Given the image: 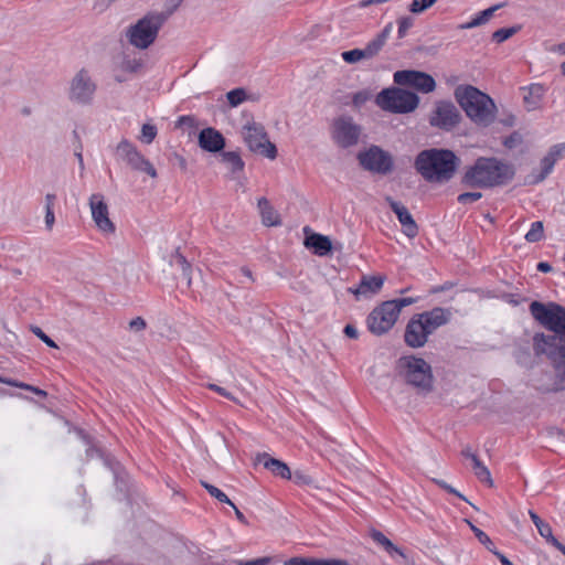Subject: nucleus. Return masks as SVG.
I'll return each mask as SVG.
<instances>
[{
	"instance_id": "f257e3e1",
	"label": "nucleus",
	"mask_w": 565,
	"mask_h": 565,
	"mask_svg": "<svg viewBox=\"0 0 565 565\" xmlns=\"http://www.w3.org/2000/svg\"><path fill=\"white\" fill-rule=\"evenodd\" d=\"M512 164L494 157H480L469 167L462 182L469 186L494 188L509 183L514 177Z\"/></svg>"
},
{
	"instance_id": "f03ea898",
	"label": "nucleus",
	"mask_w": 565,
	"mask_h": 565,
	"mask_svg": "<svg viewBox=\"0 0 565 565\" xmlns=\"http://www.w3.org/2000/svg\"><path fill=\"white\" fill-rule=\"evenodd\" d=\"M414 166L426 181L445 183L454 177L458 158L451 150L433 148L420 151Z\"/></svg>"
},
{
	"instance_id": "7ed1b4c3",
	"label": "nucleus",
	"mask_w": 565,
	"mask_h": 565,
	"mask_svg": "<svg viewBox=\"0 0 565 565\" xmlns=\"http://www.w3.org/2000/svg\"><path fill=\"white\" fill-rule=\"evenodd\" d=\"M455 97L466 115L477 125L489 126L495 117V105L484 93L471 85H460Z\"/></svg>"
},
{
	"instance_id": "20e7f679",
	"label": "nucleus",
	"mask_w": 565,
	"mask_h": 565,
	"mask_svg": "<svg viewBox=\"0 0 565 565\" xmlns=\"http://www.w3.org/2000/svg\"><path fill=\"white\" fill-rule=\"evenodd\" d=\"M533 350L536 355H545L550 360L555 373V384L559 390H565V338L555 332L535 334Z\"/></svg>"
},
{
	"instance_id": "39448f33",
	"label": "nucleus",
	"mask_w": 565,
	"mask_h": 565,
	"mask_svg": "<svg viewBox=\"0 0 565 565\" xmlns=\"http://www.w3.org/2000/svg\"><path fill=\"white\" fill-rule=\"evenodd\" d=\"M179 2L161 12H150L130 25L127 31L129 43L137 49H148L157 39L159 30L174 12Z\"/></svg>"
},
{
	"instance_id": "423d86ee",
	"label": "nucleus",
	"mask_w": 565,
	"mask_h": 565,
	"mask_svg": "<svg viewBox=\"0 0 565 565\" xmlns=\"http://www.w3.org/2000/svg\"><path fill=\"white\" fill-rule=\"evenodd\" d=\"M417 298L405 297L386 300L375 307L367 316L366 323L371 333L383 335L396 323L404 307L417 302Z\"/></svg>"
},
{
	"instance_id": "0eeeda50",
	"label": "nucleus",
	"mask_w": 565,
	"mask_h": 565,
	"mask_svg": "<svg viewBox=\"0 0 565 565\" xmlns=\"http://www.w3.org/2000/svg\"><path fill=\"white\" fill-rule=\"evenodd\" d=\"M397 370L407 384L424 392L431 391V366L424 359L414 355L402 356L397 361Z\"/></svg>"
},
{
	"instance_id": "6e6552de",
	"label": "nucleus",
	"mask_w": 565,
	"mask_h": 565,
	"mask_svg": "<svg viewBox=\"0 0 565 565\" xmlns=\"http://www.w3.org/2000/svg\"><path fill=\"white\" fill-rule=\"evenodd\" d=\"M375 103L385 111L407 114L417 108L419 97L415 93L397 87H390L382 89L377 94Z\"/></svg>"
},
{
	"instance_id": "1a4fd4ad",
	"label": "nucleus",
	"mask_w": 565,
	"mask_h": 565,
	"mask_svg": "<svg viewBox=\"0 0 565 565\" xmlns=\"http://www.w3.org/2000/svg\"><path fill=\"white\" fill-rule=\"evenodd\" d=\"M532 317L543 327L565 338V308L555 303L532 301L530 305Z\"/></svg>"
},
{
	"instance_id": "9d476101",
	"label": "nucleus",
	"mask_w": 565,
	"mask_h": 565,
	"mask_svg": "<svg viewBox=\"0 0 565 565\" xmlns=\"http://www.w3.org/2000/svg\"><path fill=\"white\" fill-rule=\"evenodd\" d=\"M242 136L250 151L269 159L277 157L276 146L268 140L267 132L262 124L254 120L247 122L242 128Z\"/></svg>"
},
{
	"instance_id": "9b49d317",
	"label": "nucleus",
	"mask_w": 565,
	"mask_h": 565,
	"mask_svg": "<svg viewBox=\"0 0 565 565\" xmlns=\"http://www.w3.org/2000/svg\"><path fill=\"white\" fill-rule=\"evenodd\" d=\"M362 127L351 116L337 117L331 126V139L342 149L354 147L359 143Z\"/></svg>"
},
{
	"instance_id": "f8f14e48",
	"label": "nucleus",
	"mask_w": 565,
	"mask_h": 565,
	"mask_svg": "<svg viewBox=\"0 0 565 565\" xmlns=\"http://www.w3.org/2000/svg\"><path fill=\"white\" fill-rule=\"evenodd\" d=\"M358 160L364 170L381 175L391 173L394 168V160L391 153L379 146H371L366 150L359 152Z\"/></svg>"
},
{
	"instance_id": "ddd939ff",
	"label": "nucleus",
	"mask_w": 565,
	"mask_h": 565,
	"mask_svg": "<svg viewBox=\"0 0 565 565\" xmlns=\"http://www.w3.org/2000/svg\"><path fill=\"white\" fill-rule=\"evenodd\" d=\"M96 90V84L92 79L88 71H78L70 83L68 98L78 105H88L92 103Z\"/></svg>"
},
{
	"instance_id": "4468645a",
	"label": "nucleus",
	"mask_w": 565,
	"mask_h": 565,
	"mask_svg": "<svg viewBox=\"0 0 565 565\" xmlns=\"http://www.w3.org/2000/svg\"><path fill=\"white\" fill-rule=\"evenodd\" d=\"M394 83L399 86H409L422 93H431L436 88L434 77L425 72L414 70L396 71L393 75Z\"/></svg>"
},
{
	"instance_id": "2eb2a0df",
	"label": "nucleus",
	"mask_w": 565,
	"mask_h": 565,
	"mask_svg": "<svg viewBox=\"0 0 565 565\" xmlns=\"http://www.w3.org/2000/svg\"><path fill=\"white\" fill-rule=\"evenodd\" d=\"M117 154L125 160L131 169L145 172L151 178H157V170L152 163L146 159L137 148L128 140H121L117 146Z\"/></svg>"
},
{
	"instance_id": "dca6fc26",
	"label": "nucleus",
	"mask_w": 565,
	"mask_h": 565,
	"mask_svg": "<svg viewBox=\"0 0 565 565\" xmlns=\"http://www.w3.org/2000/svg\"><path fill=\"white\" fill-rule=\"evenodd\" d=\"M460 113L450 102H438L429 122L431 126L449 131L460 121Z\"/></svg>"
},
{
	"instance_id": "f3484780",
	"label": "nucleus",
	"mask_w": 565,
	"mask_h": 565,
	"mask_svg": "<svg viewBox=\"0 0 565 565\" xmlns=\"http://www.w3.org/2000/svg\"><path fill=\"white\" fill-rule=\"evenodd\" d=\"M92 217L96 226L104 233H114L115 225L108 216V206L100 193H94L89 198Z\"/></svg>"
},
{
	"instance_id": "a211bd4d",
	"label": "nucleus",
	"mask_w": 565,
	"mask_h": 565,
	"mask_svg": "<svg viewBox=\"0 0 565 565\" xmlns=\"http://www.w3.org/2000/svg\"><path fill=\"white\" fill-rule=\"evenodd\" d=\"M565 150V143L554 145L546 156L541 160V170L539 173L533 172L527 182L531 184H536L546 179V177L553 171L555 163L562 157L563 151Z\"/></svg>"
},
{
	"instance_id": "6ab92c4d",
	"label": "nucleus",
	"mask_w": 565,
	"mask_h": 565,
	"mask_svg": "<svg viewBox=\"0 0 565 565\" xmlns=\"http://www.w3.org/2000/svg\"><path fill=\"white\" fill-rule=\"evenodd\" d=\"M385 201L390 205L391 210L396 214L398 222L402 225L403 233L408 238H414L418 234V226L409 213L408 209L401 202L395 201L391 196H386Z\"/></svg>"
},
{
	"instance_id": "aec40b11",
	"label": "nucleus",
	"mask_w": 565,
	"mask_h": 565,
	"mask_svg": "<svg viewBox=\"0 0 565 565\" xmlns=\"http://www.w3.org/2000/svg\"><path fill=\"white\" fill-rule=\"evenodd\" d=\"M416 316L418 321H420L423 327H425L426 332L430 335L438 328L449 322L451 313L445 308L435 307L429 311H424L422 313H417Z\"/></svg>"
},
{
	"instance_id": "412c9836",
	"label": "nucleus",
	"mask_w": 565,
	"mask_h": 565,
	"mask_svg": "<svg viewBox=\"0 0 565 565\" xmlns=\"http://www.w3.org/2000/svg\"><path fill=\"white\" fill-rule=\"evenodd\" d=\"M429 334L426 332L425 327L418 321L416 315H414L407 322L404 341L407 347L412 349L423 348L428 341Z\"/></svg>"
},
{
	"instance_id": "4be33fe9",
	"label": "nucleus",
	"mask_w": 565,
	"mask_h": 565,
	"mask_svg": "<svg viewBox=\"0 0 565 565\" xmlns=\"http://www.w3.org/2000/svg\"><path fill=\"white\" fill-rule=\"evenodd\" d=\"M199 146L209 152H218L225 147L223 135L214 128H204L199 134Z\"/></svg>"
},
{
	"instance_id": "5701e85b",
	"label": "nucleus",
	"mask_w": 565,
	"mask_h": 565,
	"mask_svg": "<svg viewBox=\"0 0 565 565\" xmlns=\"http://www.w3.org/2000/svg\"><path fill=\"white\" fill-rule=\"evenodd\" d=\"M256 462L264 466L265 469L270 471L274 476L282 479H291V470L288 465L279 459L270 457L267 452L258 454Z\"/></svg>"
},
{
	"instance_id": "b1692460",
	"label": "nucleus",
	"mask_w": 565,
	"mask_h": 565,
	"mask_svg": "<svg viewBox=\"0 0 565 565\" xmlns=\"http://www.w3.org/2000/svg\"><path fill=\"white\" fill-rule=\"evenodd\" d=\"M385 281L384 276H363L359 286L352 290L356 296L375 295L381 290Z\"/></svg>"
},
{
	"instance_id": "393cba45",
	"label": "nucleus",
	"mask_w": 565,
	"mask_h": 565,
	"mask_svg": "<svg viewBox=\"0 0 565 565\" xmlns=\"http://www.w3.org/2000/svg\"><path fill=\"white\" fill-rule=\"evenodd\" d=\"M305 245L319 256H326L332 248L329 237L317 233L308 235L305 239Z\"/></svg>"
},
{
	"instance_id": "a878e982",
	"label": "nucleus",
	"mask_w": 565,
	"mask_h": 565,
	"mask_svg": "<svg viewBox=\"0 0 565 565\" xmlns=\"http://www.w3.org/2000/svg\"><path fill=\"white\" fill-rule=\"evenodd\" d=\"M258 209L262 215L263 223L266 226H276L280 224L279 215L275 209L270 205L266 198L258 200Z\"/></svg>"
},
{
	"instance_id": "bb28decb",
	"label": "nucleus",
	"mask_w": 565,
	"mask_h": 565,
	"mask_svg": "<svg viewBox=\"0 0 565 565\" xmlns=\"http://www.w3.org/2000/svg\"><path fill=\"white\" fill-rule=\"evenodd\" d=\"M504 4L503 3H499V4H495V6H492L481 12H479L473 19H471L469 22L465 23V24H461V29H472V28H476V26H479L481 24H484L486 22L489 21V19L493 15V13L502 8Z\"/></svg>"
},
{
	"instance_id": "cd10ccee",
	"label": "nucleus",
	"mask_w": 565,
	"mask_h": 565,
	"mask_svg": "<svg viewBox=\"0 0 565 565\" xmlns=\"http://www.w3.org/2000/svg\"><path fill=\"white\" fill-rule=\"evenodd\" d=\"M529 515L537 529L540 535L551 544L556 537L553 535L552 527L548 523L544 522L533 510H529Z\"/></svg>"
},
{
	"instance_id": "c85d7f7f",
	"label": "nucleus",
	"mask_w": 565,
	"mask_h": 565,
	"mask_svg": "<svg viewBox=\"0 0 565 565\" xmlns=\"http://www.w3.org/2000/svg\"><path fill=\"white\" fill-rule=\"evenodd\" d=\"M226 98L231 107H237L245 100H257V97L248 95L247 92L242 87L230 90L226 94Z\"/></svg>"
},
{
	"instance_id": "c756f323",
	"label": "nucleus",
	"mask_w": 565,
	"mask_h": 565,
	"mask_svg": "<svg viewBox=\"0 0 565 565\" xmlns=\"http://www.w3.org/2000/svg\"><path fill=\"white\" fill-rule=\"evenodd\" d=\"M372 539H373L376 543H379L380 545H382V546L385 548V551H386L390 555H392V556H393L394 554H397V555H399V556H402V557H405L404 552H403L399 547H397L396 545H394V544L392 543V541H391V540H388V539H387V537H386L382 532L374 531V532L372 533Z\"/></svg>"
},
{
	"instance_id": "7c9ffc66",
	"label": "nucleus",
	"mask_w": 565,
	"mask_h": 565,
	"mask_svg": "<svg viewBox=\"0 0 565 565\" xmlns=\"http://www.w3.org/2000/svg\"><path fill=\"white\" fill-rule=\"evenodd\" d=\"M471 463H472V469H473L476 477L481 482H487L490 486H492L491 473H490L489 469L481 462L479 457H473V461Z\"/></svg>"
},
{
	"instance_id": "2f4dec72",
	"label": "nucleus",
	"mask_w": 565,
	"mask_h": 565,
	"mask_svg": "<svg viewBox=\"0 0 565 565\" xmlns=\"http://www.w3.org/2000/svg\"><path fill=\"white\" fill-rule=\"evenodd\" d=\"M222 159L231 168L233 172L241 171L244 168V162L239 154L236 152H223Z\"/></svg>"
},
{
	"instance_id": "473e14b6",
	"label": "nucleus",
	"mask_w": 565,
	"mask_h": 565,
	"mask_svg": "<svg viewBox=\"0 0 565 565\" xmlns=\"http://www.w3.org/2000/svg\"><path fill=\"white\" fill-rule=\"evenodd\" d=\"M544 235V226L541 221H535L531 224V228L525 234L524 238L529 243H536L543 238Z\"/></svg>"
},
{
	"instance_id": "72a5a7b5",
	"label": "nucleus",
	"mask_w": 565,
	"mask_h": 565,
	"mask_svg": "<svg viewBox=\"0 0 565 565\" xmlns=\"http://www.w3.org/2000/svg\"><path fill=\"white\" fill-rule=\"evenodd\" d=\"M291 480L298 486L317 487L316 480L303 470H295L291 472Z\"/></svg>"
},
{
	"instance_id": "f704fd0d",
	"label": "nucleus",
	"mask_w": 565,
	"mask_h": 565,
	"mask_svg": "<svg viewBox=\"0 0 565 565\" xmlns=\"http://www.w3.org/2000/svg\"><path fill=\"white\" fill-rule=\"evenodd\" d=\"M384 46V43H382L380 40H377L376 38H374L373 40H371L363 50L364 54H365V60H371L373 57H375L380 52L381 50L383 49Z\"/></svg>"
},
{
	"instance_id": "c9c22d12",
	"label": "nucleus",
	"mask_w": 565,
	"mask_h": 565,
	"mask_svg": "<svg viewBox=\"0 0 565 565\" xmlns=\"http://www.w3.org/2000/svg\"><path fill=\"white\" fill-rule=\"evenodd\" d=\"M521 28L520 26H511V28H502L493 32L492 40L497 43H502L514 35Z\"/></svg>"
},
{
	"instance_id": "e433bc0d",
	"label": "nucleus",
	"mask_w": 565,
	"mask_h": 565,
	"mask_svg": "<svg viewBox=\"0 0 565 565\" xmlns=\"http://www.w3.org/2000/svg\"><path fill=\"white\" fill-rule=\"evenodd\" d=\"M341 57L348 64H354L365 60V54L362 49H353L341 53Z\"/></svg>"
},
{
	"instance_id": "4c0bfd02",
	"label": "nucleus",
	"mask_w": 565,
	"mask_h": 565,
	"mask_svg": "<svg viewBox=\"0 0 565 565\" xmlns=\"http://www.w3.org/2000/svg\"><path fill=\"white\" fill-rule=\"evenodd\" d=\"M202 486L207 490V492L214 497L216 500L223 503H227L231 507H234V503L228 499V497L215 486H212L207 482L202 481Z\"/></svg>"
},
{
	"instance_id": "58836bf2",
	"label": "nucleus",
	"mask_w": 565,
	"mask_h": 565,
	"mask_svg": "<svg viewBox=\"0 0 565 565\" xmlns=\"http://www.w3.org/2000/svg\"><path fill=\"white\" fill-rule=\"evenodd\" d=\"M471 525V530L473 531L476 537L478 539V541L484 545L490 552H497L494 550V544L493 542L491 541V539L482 531L480 530L479 527Z\"/></svg>"
},
{
	"instance_id": "ea45409f",
	"label": "nucleus",
	"mask_w": 565,
	"mask_h": 565,
	"mask_svg": "<svg viewBox=\"0 0 565 565\" xmlns=\"http://www.w3.org/2000/svg\"><path fill=\"white\" fill-rule=\"evenodd\" d=\"M157 136V128L153 125L145 124L141 127V141L145 143H151Z\"/></svg>"
},
{
	"instance_id": "a19ab883",
	"label": "nucleus",
	"mask_w": 565,
	"mask_h": 565,
	"mask_svg": "<svg viewBox=\"0 0 565 565\" xmlns=\"http://www.w3.org/2000/svg\"><path fill=\"white\" fill-rule=\"evenodd\" d=\"M436 1L437 0H413L409 4V11L412 13H422L435 4Z\"/></svg>"
},
{
	"instance_id": "79ce46f5",
	"label": "nucleus",
	"mask_w": 565,
	"mask_h": 565,
	"mask_svg": "<svg viewBox=\"0 0 565 565\" xmlns=\"http://www.w3.org/2000/svg\"><path fill=\"white\" fill-rule=\"evenodd\" d=\"M398 30H397V34H398V38L399 39H403L404 36H406L408 30L413 26L414 24V19L412 17H403L401 18L398 21Z\"/></svg>"
},
{
	"instance_id": "37998d69",
	"label": "nucleus",
	"mask_w": 565,
	"mask_h": 565,
	"mask_svg": "<svg viewBox=\"0 0 565 565\" xmlns=\"http://www.w3.org/2000/svg\"><path fill=\"white\" fill-rule=\"evenodd\" d=\"M371 98V93L366 89L356 92L352 96V104L354 107L360 108Z\"/></svg>"
},
{
	"instance_id": "c03bdc74",
	"label": "nucleus",
	"mask_w": 565,
	"mask_h": 565,
	"mask_svg": "<svg viewBox=\"0 0 565 565\" xmlns=\"http://www.w3.org/2000/svg\"><path fill=\"white\" fill-rule=\"evenodd\" d=\"M481 196V192H465L459 194L457 200L461 204H469L480 200Z\"/></svg>"
},
{
	"instance_id": "a18cd8bd",
	"label": "nucleus",
	"mask_w": 565,
	"mask_h": 565,
	"mask_svg": "<svg viewBox=\"0 0 565 565\" xmlns=\"http://www.w3.org/2000/svg\"><path fill=\"white\" fill-rule=\"evenodd\" d=\"M32 332L50 348H57L56 343L39 327H32Z\"/></svg>"
},
{
	"instance_id": "49530a36",
	"label": "nucleus",
	"mask_w": 565,
	"mask_h": 565,
	"mask_svg": "<svg viewBox=\"0 0 565 565\" xmlns=\"http://www.w3.org/2000/svg\"><path fill=\"white\" fill-rule=\"evenodd\" d=\"M270 561H271L270 557L265 556V557H259V558H255V559H250V561L237 559V561H235V564L236 565H269Z\"/></svg>"
},
{
	"instance_id": "de8ad7c7",
	"label": "nucleus",
	"mask_w": 565,
	"mask_h": 565,
	"mask_svg": "<svg viewBox=\"0 0 565 565\" xmlns=\"http://www.w3.org/2000/svg\"><path fill=\"white\" fill-rule=\"evenodd\" d=\"M206 387L216 392L217 394L222 395L223 397H225L227 399L236 401L231 392H228L226 388H224L220 385H216L214 383H209V384H206Z\"/></svg>"
},
{
	"instance_id": "09e8293b",
	"label": "nucleus",
	"mask_w": 565,
	"mask_h": 565,
	"mask_svg": "<svg viewBox=\"0 0 565 565\" xmlns=\"http://www.w3.org/2000/svg\"><path fill=\"white\" fill-rule=\"evenodd\" d=\"M522 141L521 135L518 132L511 134L509 137H507L503 141V145L507 148H514Z\"/></svg>"
},
{
	"instance_id": "8fccbe9b",
	"label": "nucleus",
	"mask_w": 565,
	"mask_h": 565,
	"mask_svg": "<svg viewBox=\"0 0 565 565\" xmlns=\"http://www.w3.org/2000/svg\"><path fill=\"white\" fill-rule=\"evenodd\" d=\"M313 565H349V563L344 559H337V558H329V559L313 558Z\"/></svg>"
},
{
	"instance_id": "3c124183",
	"label": "nucleus",
	"mask_w": 565,
	"mask_h": 565,
	"mask_svg": "<svg viewBox=\"0 0 565 565\" xmlns=\"http://www.w3.org/2000/svg\"><path fill=\"white\" fill-rule=\"evenodd\" d=\"M284 565H313V558L291 557Z\"/></svg>"
},
{
	"instance_id": "603ef678",
	"label": "nucleus",
	"mask_w": 565,
	"mask_h": 565,
	"mask_svg": "<svg viewBox=\"0 0 565 565\" xmlns=\"http://www.w3.org/2000/svg\"><path fill=\"white\" fill-rule=\"evenodd\" d=\"M146 327H147V323H146L145 319L141 317H137L129 322V328L132 331H142L146 329Z\"/></svg>"
},
{
	"instance_id": "864d4df0",
	"label": "nucleus",
	"mask_w": 565,
	"mask_h": 565,
	"mask_svg": "<svg viewBox=\"0 0 565 565\" xmlns=\"http://www.w3.org/2000/svg\"><path fill=\"white\" fill-rule=\"evenodd\" d=\"M393 31V23H387L383 30L375 36L377 40H380L382 43H386L387 39L390 38L391 33Z\"/></svg>"
},
{
	"instance_id": "5fc2aeb1",
	"label": "nucleus",
	"mask_w": 565,
	"mask_h": 565,
	"mask_svg": "<svg viewBox=\"0 0 565 565\" xmlns=\"http://www.w3.org/2000/svg\"><path fill=\"white\" fill-rule=\"evenodd\" d=\"M0 383L7 384V385H10V386L20 387V388H31V385H29V384L20 383V382H17L14 380L7 379V377H3V376H0Z\"/></svg>"
},
{
	"instance_id": "6e6d98bb",
	"label": "nucleus",
	"mask_w": 565,
	"mask_h": 565,
	"mask_svg": "<svg viewBox=\"0 0 565 565\" xmlns=\"http://www.w3.org/2000/svg\"><path fill=\"white\" fill-rule=\"evenodd\" d=\"M173 262L177 265H179L180 268H184V269L188 268L189 262L181 253H179V250H177L175 254L173 255Z\"/></svg>"
},
{
	"instance_id": "4d7b16f0",
	"label": "nucleus",
	"mask_w": 565,
	"mask_h": 565,
	"mask_svg": "<svg viewBox=\"0 0 565 565\" xmlns=\"http://www.w3.org/2000/svg\"><path fill=\"white\" fill-rule=\"evenodd\" d=\"M344 334L350 339H358L359 331L353 324H347L343 329Z\"/></svg>"
},
{
	"instance_id": "13d9d810",
	"label": "nucleus",
	"mask_w": 565,
	"mask_h": 565,
	"mask_svg": "<svg viewBox=\"0 0 565 565\" xmlns=\"http://www.w3.org/2000/svg\"><path fill=\"white\" fill-rule=\"evenodd\" d=\"M55 222L54 212L52 209L45 210V225L49 230L52 228L53 224Z\"/></svg>"
},
{
	"instance_id": "bf43d9fd",
	"label": "nucleus",
	"mask_w": 565,
	"mask_h": 565,
	"mask_svg": "<svg viewBox=\"0 0 565 565\" xmlns=\"http://www.w3.org/2000/svg\"><path fill=\"white\" fill-rule=\"evenodd\" d=\"M55 199H56V196L53 193H47L45 195V210H47V209L53 210Z\"/></svg>"
},
{
	"instance_id": "052dcab7",
	"label": "nucleus",
	"mask_w": 565,
	"mask_h": 565,
	"mask_svg": "<svg viewBox=\"0 0 565 565\" xmlns=\"http://www.w3.org/2000/svg\"><path fill=\"white\" fill-rule=\"evenodd\" d=\"M493 554L498 557L501 565H513V563L502 553L493 552Z\"/></svg>"
},
{
	"instance_id": "680f3d73",
	"label": "nucleus",
	"mask_w": 565,
	"mask_h": 565,
	"mask_svg": "<svg viewBox=\"0 0 565 565\" xmlns=\"http://www.w3.org/2000/svg\"><path fill=\"white\" fill-rule=\"evenodd\" d=\"M461 455L467 458V459H470L471 462L473 461V457H478L472 450L470 447H466L462 449L461 451Z\"/></svg>"
},
{
	"instance_id": "e2e57ef3",
	"label": "nucleus",
	"mask_w": 565,
	"mask_h": 565,
	"mask_svg": "<svg viewBox=\"0 0 565 565\" xmlns=\"http://www.w3.org/2000/svg\"><path fill=\"white\" fill-rule=\"evenodd\" d=\"M536 268L539 271H542V273H550L552 270V266L546 262L539 263Z\"/></svg>"
},
{
	"instance_id": "0e129e2a",
	"label": "nucleus",
	"mask_w": 565,
	"mask_h": 565,
	"mask_svg": "<svg viewBox=\"0 0 565 565\" xmlns=\"http://www.w3.org/2000/svg\"><path fill=\"white\" fill-rule=\"evenodd\" d=\"M191 270H192V268H191L190 264L188 265L186 269L181 268L182 276H183L184 279H186L188 286L191 285Z\"/></svg>"
},
{
	"instance_id": "69168bd1",
	"label": "nucleus",
	"mask_w": 565,
	"mask_h": 565,
	"mask_svg": "<svg viewBox=\"0 0 565 565\" xmlns=\"http://www.w3.org/2000/svg\"><path fill=\"white\" fill-rule=\"evenodd\" d=\"M447 492H448V493H451V494H454V495H456V497H458L459 499H461V500H463V501H467V498H466L462 493H460L459 491H457V490H456L454 487H451L450 484H449V487H448V489H447Z\"/></svg>"
},
{
	"instance_id": "338daca9",
	"label": "nucleus",
	"mask_w": 565,
	"mask_h": 565,
	"mask_svg": "<svg viewBox=\"0 0 565 565\" xmlns=\"http://www.w3.org/2000/svg\"><path fill=\"white\" fill-rule=\"evenodd\" d=\"M551 545H553L554 547H556L559 552H562L564 555H565V545L562 544L557 539H555Z\"/></svg>"
},
{
	"instance_id": "774afa93",
	"label": "nucleus",
	"mask_w": 565,
	"mask_h": 565,
	"mask_svg": "<svg viewBox=\"0 0 565 565\" xmlns=\"http://www.w3.org/2000/svg\"><path fill=\"white\" fill-rule=\"evenodd\" d=\"M140 66V64L136 61L134 62H128L127 65H126V68L129 70V71H137V68Z\"/></svg>"
}]
</instances>
